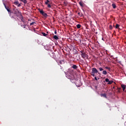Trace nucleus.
Segmentation results:
<instances>
[{"instance_id":"obj_1","label":"nucleus","mask_w":126,"mask_h":126,"mask_svg":"<svg viewBox=\"0 0 126 126\" xmlns=\"http://www.w3.org/2000/svg\"><path fill=\"white\" fill-rule=\"evenodd\" d=\"M38 10L40 12V14H42V15H43V16H44L45 18H47V17H48V14L45 13V12H44L43 10H41V9L39 8L38 9Z\"/></svg>"},{"instance_id":"obj_2","label":"nucleus","mask_w":126,"mask_h":126,"mask_svg":"<svg viewBox=\"0 0 126 126\" xmlns=\"http://www.w3.org/2000/svg\"><path fill=\"white\" fill-rule=\"evenodd\" d=\"M67 78H68L70 80H74V75L72 74H68L67 75Z\"/></svg>"},{"instance_id":"obj_3","label":"nucleus","mask_w":126,"mask_h":126,"mask_svg":"<svg viewBox=\"0 0 126 126\" xmlns=\"http://www.w3.org/2000/svg\"><path fill=\"white\" fill-rule=\"evenodd\" d=\"M3 4L5 8V9H6V10L8 11V12H9V13H11V10H10V9H9V6H6V5L5 4V3L3 2Z\"/></svg>"},{"instance_id":"obj_4","label":"nucleus","mask_w":126,"mask_h":126,"mask_svg":"<svg viewBox=\"0 0 126 126\" xmlns=\"http://www.w3.org/2000/svg\"><path fill=\"white\" fill-rule=\"evenodd\" d=\"M81 56L83 59H87V55L85 53L83 52V51H80Z\"/></svg>"},{"instance_id":"obj_5","label":"nucleus","mask_w":126,"mask_h":126,"mask_svg":"<svg viewBox=\"0 0 126 126\" xmlns=\"http://www.w3.org/2000/svg\"><path fill=\"white\" fill-rule=\"evenodd\" d=\"M92 73H98L99 74H100V73L98 72V70H97L96 68H92Z\"/></svg>"},{"instance_id":"obj_6","label":"nucleus","mask_w":126,"mask_h":126,"mask_svg":"<svg viewBox=\"0 0 126 126\" xmlns=\"http://www.w3.org/2000/svg\"><path fill=\"white\" fill-rule=\"evenodd\" d=\"M14 13L15 14H17V13H19V11L17 9H14Z\"/></svg>"},{"instance_id":"obj_7","label":"nucleus","mask_w":126,"mask_h":126,"mask_svg":"<svg viewBox=\"0 0 126 126\" xmlns=\"http://www.w3.org/2000/svg\"><path fill=\"white\" fill-rule=\"evenodd\" d=\"M121 87L123 90V91H125V90H126V86L125 85H121Z\"/></svg>"},{"instance_id":"obj_8","label":"nucleus","mask_w":126,"mask_h":126,"mask_svg":"<svg viewBox=\"0 0 126 126\" xmlns=\"http://www.w3.org/2000/svg\"><path fill=\"white\" fill-rule=\"evenodd\" d=\"M100 95L101 97H104V98H107V94H102Z\"/></svg>"},{"instance_id":"obj_9","label":"nucleus","mask_w":126,"mask_h":126,"mask_svg":"<svg viewBox=\"0 0 126 126\" xmlns=\"http://www.w3.org/2000/svg\"><path fill=\"white\" fill-rule=\"evenodd\" d=\"M79 4H80V6H81V7H83L84 6L83 5V2H82L81 1L79 2Z\"/></svg>"},{"instance_id":"obj_10","label":"nucleus","mask_w":126,"mask_h":126,"mask_svg":"<svg viewBox=\"0 0 126 126\" xmlns=\"http://www.w3.org/2000/svg\"><path fill=\"white\" fill-rule=\"evenodd\" d=\"M18 3H19L18 0L15 1L13 2V4H15V5H17Z\"/></svg>"},{"instance_id":"obj_11","label":"nucleus","mask_w":126,"mask_h":126,"mask_svg":"<svg viewBox=\"0 0 126 126\" xmlns=\"http://www.w3.org/2000/svg\"><path fill=\"white\" fill-rule=\"evenodd\" d=\"M20 1H22V2H24L25 4H26L27 3V0H20Z\"/></svg>"},{"instance_id":"obj_12","label":"nucleus","mask_w":126,"mask_h":126,"mask_svg":"<svg viewBox=\"0 0 126 126\" xmlns=\"http://www.w3.org/2000/svg\"><path fill=\"white\" fill-rule=\"evenodd\" d=\"M78 14L79 16H80V17H82V16H83V14H82V13L78 12Z\"/></svg>"},{"instance_id":"obj_13","label":"nucleus","mask_w":126,"mask_h":126,"mask_svg":"<svg viewBox=\"0 0 126 126\" xmlns=\"http://www.w3.org/2000/svg\"><path fill=\"white\" fill-rule=\"evenodd\" d=\"M54 39H55V40H59V37H58V36L57 35H54L53 36Z\"/></svg>"},{"instance_id":"obj_14","label":"nucleus","mask_w":126,"mask_h":126,"mask_svg":"<svg viewBox=\"0 0 126 126\" xmlns=\"http://www.w3.org/2000/svg\"><path fill=\"white\" fill-rule=\"evenodd\" d=\"M112 6L113 7V8H116V7H117V5H116V4L115 3H113Z\"/></svg>"},{"instance_id":"obj_15","label":"nucleus","mask_w":126,"mask_h":126,"mask_svg":"<svg viewBox=\"0 0 126 126\" xmlns=\"http://www.w3.org/2000/svg\"><path fill=\"white\" fill-rule=\"evenodd\" d=\"M72 68H74V69H76V68H77V66L76 65L73 64L72 66Z\"/></svg>"},{"instance_id":"obj_16","label":"nucleus","mask_w":126,"mask_h":126,"mask_svg":"<svg viewBox=\"0 0 126 126\" xmlns=\"http://www.w3.org/2000/svg\"><path fill=\"white\" fill-rule=\"evenodd\" d=\"M43 36H44V37H47V36H48V34L45 33V32H42V33Z\"/></svg>"},{"instance_id":"obj_17","label":"nucleus","mask_w":126,"mask_h":126,"mask_svg":"<svg viewBox=\"0 0 126 126\" xmlns=\"http://www.w3.org/2000/svg\"><path fill=\"white\" fill-rule=\"evenodd\" d=\"M102 74H103L104 75H107V71H106V70L103 71Z\"/></svg>"},{"instance_id":"obj_18","label":"nucleus","mask_w":126,"mask_h":126,"mask_svg":"<svg viewBox=\"0 0 126 126\" xmlns=\"http://www.w3.org/2000/svg\"><path fill=\"white\" fill-rule=\"evenodd\" d=\"M81 25H80V24L77 25V28L78 29H79L80 28H81Z\"/></svg>"},{"instance_id":"obj_19","label":"nucleus","mask_w":126,"mask_h":126,"mask_svg":"<svg viewBox=\"0 0 126 126\" xmlns=\"http://www.w3.org/2000/svg\"><path fill=\"white\" fill-rule=\"evenodd\" d=\"M120 27V25L119 24H116V25L115 26V28L116 29H119Z\"/></svg>"},{"instance_id":"obj_20","label":"nucleus","mask_w":126,"mask_h":126,"mask_svg":"<svg viewBox=\"0 0 126 126\" xmlns=\"http://www.w3.org/2000/svg\"><path fill=\"white\" fill-rule=\"evenodd\" d=\"M21 20L22 21V22H25V21H24V19L23 18V16H21Z\"/></svg>"},{"instance_id":"obj_21","label":"nucleus","mask_w":126,"mask_h":126,"mask_svg":"<svg viewBox=\"0 0 126 126\" xmlns=\"http://www.w3.org/2000/svg\"><path fill=\"white\" fill-rule=\"evenodd\" d=\"M34 24H36V23L35 22H33L32 23H30V26H32V25H34Z\"/></svg>"},{"instance_id":"obj_22","label":"nucleus","mask_w":126,"mask_h":126,"mask_svg":"<svg viewBox=\"0 0 126 126\" xmlns=\"http://www.w3.org/2000/svg\"><path fill=\"white\" fill-rule=\"evenodd\" d=\"M108 82L107 84H112L113 83V81H109Z\"/></svg>"},{"instance_id":"obj_23","label":"nucleus","mask_w":126,"mask_h":126,"mask_svg":"<svg viewBox=\"0 0 126 126\" xmlns=\"http://www.w3.org/2000/svg\"><path fill=\"white\" fill-rule=\"evenodd\" d=\"M49 2H50V1L49 0H46V1H45V4H49Z\"/></svg>"},{"instance_id":"obj_24","label":"nucleus","mask_w":126,"mask_h":126,"mask_svg":"<svg viewBox=\"0 0 126 126\" xmlns=\"http://www.w3.org/2000/svg\"><path fill=\"white\" fill-rule=\"evenodd\" d=\"M99 69L100 71H103V70H104V69H103V68H102V67H100L99 68Z\"/></svg>"},{"instance_id":"obj_25","label":"nucleus","mask_w":126,"mask_h":126,"mask_svg":"<svg viewBox=\"0 0 126 126\" xmlns=\"http://www.w3.org/2000/svg\"><path fill=\"white\" fill-rule=\"evenodd\" d=\"M47 6L48 7H49V8H51V7H52V6H51V4H47Z\"/></svg>"},{"instance_id":"obj_26","label":"nucleus","mask_w":126,"mask_h":126,"mask_svg":"<svg viewBox=\"0 0 126 126\" xmlns=\"http://www.w3.org/2000/svg\"><path fill=\"white\" fill-rule=\"evenodd\" d=\"M110 80H109V79L108 78H106L105 79V82H108V81H109Z\"/></svg>"},{"instance_id":"obj_27","label":"nucleus","mask_w":126,"mask_h":126,"mask_svg":"<svg viewBox=\"0 0 126 126\" xmlns=\"http://www.w3.org/2000/svg\"><path fill=\"white\" fill-rule=\"evenodd\" d=\"M91 75H92V76H93V77H95V73H92Z\"/></svg>"},{"instance_id":"obj_28","label":"nucleus","mask_w":126,"mask_h":126,"mask_svg":"<svg viewBox=\"0 0 126 126\" xmlns=\"http://www.w3.org/2000/svg\"><path fill=\"white\" fill-rule=\"evenodd\" d=\"M25 26H26V25H21V27H24V28H25Z\"/></svg>"},{"instance_id":"obj_29","label":"nucleus","mask_w":126,"mask_h":126,"mask_svg":"<svg viewBox=\"0 0 126 126\" xmlns=\"http://www.w3.org/2000/svg\"><path fill=\"white\" fill-rule=\"evenodd\" d=\"M109 28H110V29H111V30H112V29H113V27H112V26H109Z\"/></svg>"},{"instance_id":"obj_30","label":"nucleus","mask_w":126,"mask_h":126,"mask_svg":"<svg viewBox=\"0 0 126 126\" xmlns=\"http://www.w3.org/2000/svg\"><path fill=\"white\" fill-rule=\"evenodd\" d=\"M64 63V60H62L60 62V63Z\"/></svg>"},{"instance_id":"obj_31","label":"nucleus","mask_w":126,"mask_h":126,"mask_svg":"<svg viewBox=\"0 0 126 126\" xmlns=\"http://www.w3.org/2000/svg\"><path fill=\"white\" fill-rule=\"evenodd\" d=\"M17 5H18V7H19L20 6H21V4H19V3H18V4H17Z\"/></svg>"},{"instance_id":"obj_32","label":"nucleus","mask_w":126,"mask_h":126,"mask_svg":"<svg viewBox=\"0 0 126 126\" xmlns=\"http://www.w3.org/2000/svg\"><path fill=\"white\" fill-rule=\"evenodd\" d=\"M94 79H95V80H96V81H98V79H97V77H94Z\"/></svg>"},{"instance_id":"obj_33","label":"nucleus","mask_w":126,"mask_h":126,"mask_svg":"<svg viewBox=\"0 0 126 126\" xmlns=\"http://www.w3.org/2000/svg\"><path fill=\"white\" fill-rule=\"evenodd\" d=\"M106 68H107V69H109V70H110V67H106Z\"/></svg>"},{"instance_id":"obj_34","label":"nucleus","mask_w":126,"mask_h":126,"mask_svg":"<svg viewBox=\"0 0 126 126\" xmlns=\"http://www.w3.org/2000/svg\"><path fill=\"white\" fill-rule=\"evenodd\" d=\"M55 34H57V30H55V31L54 32Z\"/></svg>"},{"instance_id":"obj_35","label":"nucleus","mask_w":126,"mask_h":126,"mask_svg":"<svg viewBox=\"0 0 126 126\" xmlns=\"http://www.w3.org/2000/svg\"><path fill=\"white\" fill-rule=\"evenodd\" d=\"M118 92H120V89H121V88H118Z\"/></svg>"},{"instance_id":"obj_36","label":"nucleus","mask_w":126,"mask_h":126,"mask_svg":"<svg viewBox=\"0 0 126 126\" xmlns=\"http://www.w3.org/2000/svg\"><path fill=\"white\" fill-rule=\"evenodd\" d=\"M118 63H121V61L120 62H117Z\"/></svg>"},{"instance_id":"obj_37","label":"nucleus","mask_w":126,"mask_h":126,"mask_svg":"<svg viewBox=\"0 0 126 126\" xmlns=\"http://www.w3.org/2000/svg\"><path fill=\"white\" fill-rule=\"evenodd\" d=\"M102 40H103V41H104V38H102Z\"/></svg>"},{"instance_id":"obj_38","label":"nucleus","mask_w":126,"mask_h":126,"mask_svg":"<svg viewBox=\"0 0 126 126\" xmlns=\"http://www.w3.org/2000/svg\"><path fill=\"white\" fill-rule=\"evenodd\" d=\"M125 126H126V122L125 124Z\"/></svg>"},{"instance_id":"obj_39","label":"nucleus","mask_w":126,"mask_h":126,"mask_svg":"<svg viewBox=\"0 0 126 126\" xmlns=\"http://www.w3.org/2000/svg\"><path fill=\"white\" fill-rule=\"evenodd\" d=\"M113 89H115V87H113Z\"/></svg>"}]
</instances>
